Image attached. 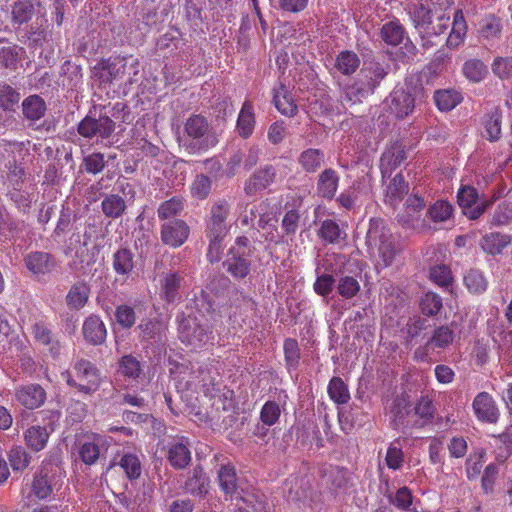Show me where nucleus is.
I'll return each instance as SVG.
<instances>
[{
  "mask_svg": "<svg viewBox=\"0 0 512 512\" xmlns=\"http://www.w3.org/2000/svg\"><path fill=\"white\" fill-rule=\"evenodd\" d=\"M366 245L370 256L378 257L383 267L390 266L401 250L395 243L390 229L380 219L370 220Z\"/></svg>",
  "mask_w": 512,
  "mask_h": 512,
  "instance_id": "1",
  "label": "nucleus"
},
{
  "mask_svg": "<svg viewBox=\"0 0 512 512\" xmlns=\"http://www.w3.org/2000/svg\"><path fill=\"white\" fill-rule=\"evenodd\" d=\"M61 377L69 387L83 395L97 392L103 381L98 367L84 358L77 359L70 370L61 373Z\"/></svg>",
  "mask_w": 512,
  "mask_h": 512,
  "instance_id": "2",
  "label": "nucleus"
},
{
  "mask_svg": "<svg viewBox=\"0 0 512 512\" xmlns=\"http://www.w3.org/2000/svg\"><path fill=\"white\" fill-rule=\"evenodd\" d=\"M254 251L255 247L247 236L236 237L222 263L226 272L237 280L246 278L251 271Z\"/></svg>",
  "mask_w": 512,
  "mask_h": 512,
  "instance_id": "3",
  "label": "nucleus"
},
{
  "mask_svg": "<svg viewBox=\"0 0 512 512\" xmlns=\"http://www.w3.org/2000/svg\"><path fill=\"white\" fill-rule=\"evenodd\" d=\"M94 73L104 82H113L128 76L130 81L139 73V60L130 56H111L94 66Z\"/></svg>",
  "mask_w": 512,
  "mask_h": 512,
  "instance_id": "4",
  "label": "nucleus"
},
{
  "mask_svg": "<svg viewBox=\"0 0 512 512\" xmlns=\"http://www.w3.org/2000/svg\"><path fill=\"white\" fill-rule=\"evenodd\" d=\"M388 70L379 62L370 61L364 64L361 69L360 77L349 88L346 93L349 100H352L350 94L353 93L358 97H367L373 94L380 82L387 76Z\"/></svg>",
  "mask_w": 512,
  "mask_h": 512,
  "instance_id": "5",
  "label": "nucleus"
},
{
  "mask_svg": "<svg viewBox=\"0 0 512 512\" xmlns=\"http://www.w3.org/2000/svg\"><path fill=\"white\" fill-rule=\"evenodd\" d=\"M231 205L226 199L216 200L210 207L205 221V236L224 237L230 231L227 220L230 215Z\"/></svg>",
  "mask_w": 512,
  "mask_h": 512,
  "instance_id": "6",
  "label": "nucleus"
},
{
  "mask_svg": "<svg viewBox=\"0 0 512 512\" xmlns=\"http://www.w3.org/2000/svg\"><path fill=\"white\" fill-rule=\"evenodd\" d=\"M386 106L387 112L395 119H405L414 111V92L408 87H395L386 100Z\"/></svg>",
  "mask_w": 512,
  "mask_h": 512,
  "instance_id": "7",
  "label": "nucleus"
},
{
  "mask_svg": "<svg viewBox=\"0 0 512 512\" xmlns=\"http://www.w3.org/2000/svg\"><path fill=\"white\" fill-rule=\"evenodd\" d=\"M217 482L226 501L245 502L244 490L238 482L236 469L231 464L221 465L217 472Z\"/></svg>",
  "mask_w": 512,
  "mask_h": 512,
  "instance_id": "8",
  "label": "nucleus"
},
{
  "mask_svg": "<svg viewBox=\"0 0 512 512\" xmlns=\"http://www.w3.org/2000/svg\"><path fill=\"white\" fill-rule=\"evenodd\" d=\"M479 199L478 191L470 185L461 186L457 192V202L464 210V214L472 220L481 217L492 205L491 200H484L477 204Z\"/></svg>",
  "mask_w": 512,
  "mask_h": 512,
  "instance_id": "9",
  "label": "nucleus"
},
{
  "mask_svg": "<svg viewBox=\"0 0 512 512\" xmlns=\"http://www.w3.org/2000/svg\"><path fill=\"white\" fill-rule=\"evenodd\" d=\"M215 378L207 364L192 366L189 377L186 379V388L201 391L206 396H214Z\"/></svg>",
  "mask_w": 512,
  "mask_h": 512,
  "instance_id": "10",
  "label": "nucleus"
},
{
  "mask_svg": "<svg viewBox=\"0 0 512 512\" xmlns=\"http://www.w3.org/2000/svg\"><path fill=\"white\" fill-rule=\"evenodd\" d=\"M161 241L172 248L182 246L190 235V228L182 219L168 221L161 225Z\"/></svg>",
  "mask_w": 512,
  "mask_h": 512,
  "instance_id": "11",
  "label": "nucleus"
},
{
  "mask_svg": "<svg viewBox=\"0 0 512 512\" xmlns=\"http://www.w3.org/2000/svg\"><path fill=\"white\" fill-rule=\"evenodd\" d=\"M276 169L267 164L257 169L245 182L244 191L248 196H255L267 189L276 180Z\"/></svg>",
  "mask_w": 512,
  "mask_h": 512,
  "instance_id": "12",
  "label": "nucleus"
},
{
  "mask_svg": "<svg viewBox=\"0 0 512 512\" xmlns=\"http://www.w3.org/2000/svg\"><path fill=\"white\" fill-rule=\"evenodd\" d=\"M302 207L303 200L300 197L292 196L285 202L281 221V227L285 235L294 236L297 233L302 217Z\"/></svg>",
  "mask_w": 512,
  "mask_h": 512,
  "instance_id": "13",
  "label": "nucleus"
},
{
  "mask_svg": "<svg viewBox=\"0 0 512 512\" xmlns=\"http://www.w3.org/2000/svg\"><path fill=\"white\" fill-rule=\"evenodd\" d=\"M114 130L115 123L109 117L95 119L87 116L78 125V133L85 138L94 136L107 138Z\"/></svg>",
  "mask_w": 512,
  "mask_h": 512,
  "instance_id": "14",
  "label": "nucleus"
},
{
  "mask_svg": "<svg viewBox=\"0 0 512 512\" xmlns=\"http://www.w3.org/2000/svg\"><path fill=\"white\" fill-rule=\"evenodd\" d=\"M45 389L36 383L21 385L15 389V399L27 409H37L46 401Z\"/></svg>",
  "mask_w": 512,
  "mask_h": 512,
  "instance_id": "15",
  "label": "nucleus"
},
{
  "mask_svg": "<svg viewBox=\"0 0 512 512\" xmlns=\"http://www.w3.org/2000/svg\"><path fill=\"white\" fill-rule=\"evenodd\" d=\"M178 331L181 342L194 348L201 347L208 341L207 330L198 324L195 319L187 318L181 321Z\"/></svg>",
  "mask_w": 512,
  "mask_h": 512,
  "instance_id": "16",
  "label": "nucleus"
},
{
  "mask_svg": "<svg viewBox=\"0 0 512 512\" xmlns=\"http://www.w3.org/2000/svg\"><path fill=\"white\" fill-rule=\"evenodd\" d=\"M407 159L405 146L396 141L392 143L382 154L380 159V170L382 179L390 178L392 172Z\"/></svg>",
  "mask_w": 512,
  "mask_h": 512,
  "instance_id": "17",
  "label": "nucleus"
},
{
  "mask_svg": "<svg viewBox=\"0 0 512 512\" xmlns=\"http://www.w3.org/2000/svg\"><path fill=\"white\" fill-rule=\"evenodd\" d=\"M472 408L479 421L496 423L499 418L496 402L488 392L478 393L473 400Z\"/></svg>",
  "mask_w": 512,
  "mask_h": 512,
  "instance_id": "18",
  "label": "nucleus"
},
{
  "mask_svg": "<svg viewBox=\"0 0 512 512\" xmlns=\"http://www.w3.org/2000/svg\"><path fill=\"white\" fill-rule=\"evenodd\" d=\"M24 264L29 272L40 276L50 273L56 266V260L48 252L33 251L25 255Z\"/></svg>",
  "mask_w": 512,
  "mask_h": 512,
  "instance_id": "19",
  "label": "nucleus"
},
{
  "mask_svg": "<svg viewBox=\"0 0 512 512\" xmlns=\"http://www.w3.org/2000/svg\"><path fill=\"white\" fill-rule=\"evenodd\" d=\"M167 459L175 469H184L191 461L188 439L181 437L168 444Z\"/></svg>",
  "mask_w": 512,
  "mask_h": 512,
  "instance_id": "20",
  "label": "nucleus"
},
{
  "mask_svg": "<svg viewBox=\"0 0 512 512\" xmlns=\"http://www.w3.org/2000/svg\"><path fill=\"white\" fill-rule=\"evenodd\" d=\"M340 177L333 168L324 169L317 178V195L326 200H332L339 187Z\"/></svg>",
  "mask_w": 512,
  "mask_h": 512,
  "instance_id": "21",
  "label": "nucleus"
},
{
  "mask_svg": "<svg viewBox=\"0 0 512 512\" xmlns=\"http://www.w3.org/2000/svg\"><path fill=\"white\" fill-rule=\"evenodd\" d=\"M184 277L177 271H170L163 274L160 280V296L168 303L175 302L180 298L179 292L182 287Z\"/></svg>",
  "mask_w": 512,
  "mask_h": 512,
  "instance_id": "22",
  "label": "nucleus"
},
{
  "mask_svg": "<svg viewBox=\"0 0 512 512\" xmlns=\"http://www.w3.org/2000/svg\"><path fill=\"white\" fill-rule=\"evenodd\" d=\"M82 333L85 340L92 345H101L107 336L105 324L97 315H90L85 319Z\"/></svg>",
  "mask_w": 512,
  "mask_h": 512,
  "instance_id": "23",
  "label": "nucleus"
},
{
  "mask_svg": "<svg viewBox=\"0 0 512 512\" xmlns=\"http://www.w3.org/2000/svg\"><path fill=\"white\" fill-rule=\"evenodd\" d=\"M119 467L129 480H136L142 472L139 457L134 453L118 454L114 457L110 469Z\"/></svg>",
  "mask_w": 512,
  "mask_h": 512,
  "instance_id": "24",
  "label": "nucleus"
},
{
  "mask_svg": "<svg viewBox=\"0 0 512 512\" xmlns=\"http://www.w3.org/2000/svg\"><path fill=\"white\" fill-rule=\"evenodd\" d=\"M409 192V183L401 173H397L386 183L384 201L389 205H396L403 200Z\"/></svg>",
  "mask_w": 512,
  "mask_h": 512,
  "instance_id": "25",
  "label": "nucleus"
},
{
  "mask_svg": "<svg viewBox=\"0 0 512 512\" xmlns=\"http://www.w3.org/2000/svg\"><path fill=\"white\" fill-rule=\"evenodd\" d=\"M427 327L428 322L425 318L420 316L410 317L401 329L404 344L406 346L415 345L420 339L424 338Z\"/></svg>",
  "mask_w": 512,
  "mask_h": 512,
  "instance_id": "26",
  "label": "nucleus"
},
{
  "mask_svg": "<svg viewBox=\"0 0 512 512\" xmlns=\"http://www.w3.org/2000/svg\"><path fill=\"white\" fill-rule=\"evenodd\" d=\"M273 103L276 109L284 116L293 117L298 112V107L291 92L283 84L274 88Z\"/></svg>",
  "mask_w": 512,
  "mask_h": 512,
  "instance_id": "27",
  "label": "nucleus"
},
{
  "mask_svg": "<svg viewBox=\"0 0 512 512\" xmlns=\"http://www.w3.org/2000/svg\"><path fill=\"white\" fill-rule=\"evenodd\" d=\"M209 484L210 480L203 468L197 465L193 468L191 476L188 477L185 483V489L194 496L202 497L208 493Z\"/></svg>",
  "mask_w": 512,
  "mask_h": 512,
  "instance_id": "28",
  "label": "nucleus"
},
{
  "mask_svg": "<svg viewBox=\"0 0 512 512\" xmlns=\"http://www.w3.org/2000/svg\"><path fill=\"white\" fill-rule=\"evenodd\" d=\"M255 122L254 106L246 100L242 104L236 123L238 134L244 139L248 138L254 131Z\"/></svg>",
  "mask_w": 512,
  "mask_h": 512,
  "instance_id": "29",
  "label": "nucleus"
},
{
  "mask_svg": "<svg viewBox=\"0 0 512 512\" xmlns=\"http://www.w3.org/2000/svg\"><path fill=\"white\" fill-rule=\"evenodd\" d=\"M298 164L306 173L317 172L325 162V153L318 148H307L298 156Z\"/></svg>",
  "mask_w": 512,
  "mask_h": 512,
  "instance_id": "30",
  "label": "nucleus"
},
{
  "mask_svg": "<svg viewBox=\"0 0 512 512\" xmlns=\"http://www.w3.org/2000/svg\"><path fill=\"white\" fill-rule=\"evenodd\" d=\"M134 254L129 248H119L112 257L114 272L127 279L134 269Z\"/></svg>",
  "mask_w": 512,
  "mask_h": 512,
  "instance_id": "31",
  "label": "nucleus"
},
{
  "mask_svg": "<svg viewBox=\"0 0 512 512\" xmlns=\"http://www.w3.org/2000/svg\"><path fill=\"white\" fill-rule=\"evenodd\" d=\"M32 335L37 343L48 346L50 353L54 357L60 354V343L54 339L52 331L47 327L45 323L36 322L32 326Z\"/></svg>",
  "mask_w": 512,
  "mask_h": 512,
  "instance_id": "32",
  "label": "nucleus"
},
{
  "mask_svg": "<svg viewBox=\"0 0 512 512\" xmlns=\"http://www.w3.org/2000/svg\"><path fill=\"white\" fill-rule=\"evenodd\" d=\"M467 33V23L461 9L454 13L451 32L446 40V45L449 48L459 47L465 40Z\"/></svg>",
  "mask_w": 512,
  "mask_h": 512,
  "instance_id": "33",
  "label": "nucleus"
},
{
  "mask_svg": "<svg viewBox=\"0 0 512 512\" xmlns=\"http://www.w3.org/2000/svg\"><path fill=\"white\" fill-rule=\"evenodd\" d=\"M23 437L28 448L32 451L39 452L46 447L49 433L46 427L33 425L25 430Z\"/></svg>",
  "mask_w": 512,
  "mask_h": 512,
  "instance_id": "34",
  "label": "nucleus"
},
{
  "mask_svg": "<svg viewBox=\"0 0 512 512\" xmlns=\"http://www.w3.org/2000/svg\"><path fill=\"white\" fill-rule=\"evenodd\" d=\"M47 107L44 99L39 95H30L22 102V112L25 119L38 121L44 117Z\"/></svg>",
  "mask_w": 512,
  "mask_h": 512,
  "instance_id": "35",
  "label": "nucleus"
},
{
  "mask_svg": "<svg viewBox=\"0 0 512 512\" xmlns=\"http://www.w3.org/2000/svg\"><path fill=\"white\" fill-rule=\"evenodd\" d=\"M502 113L498 107L493 108L483 118V136L491 142L497 141L501 136Z\"/></svg>",
  "mask_w": 512,
  "mask_h": 512,
  "instance_id": "36",
  "label": "nucleus"
},
{
  "mask_svg": "<svg viewBox=\"0 0 512 512\" xmlns=\"http://www.w3.org/2000/svg\"><path fill=\"white\" fill-rule=\"evenodd\" d=\"M90 295V287L85 282H77L73 284L67 295L66 303L71 309L79 310L88 302Z\"/></svg>",
  "mask_w": 512,
  "mask_h": 512,
  "instance_id": "37",
  "label": "nucleus"
},
{
  "mask_svg": "<svg viewBox=\"0 0 512 512\" xmlns=\"http://www.w3.org/2000/svg\"><path fill=\"white\" fill-rule=\"evenodd\" d=\"M510 243V237L499 232H492L482 237L480 245L490 255H498Z\"/></svg>",
  "mask_w": 512,
  "mask_h": 512,
  "instance_id": "38",
  "label": "nucleus"
},
{
  "mask_svg": "<svg viewBox=\"0 0 512 512\" xmlns=\"http://www.w3.org/2000/svg\"><path fill=\"white\" fill-rule=\"evenodd\" d=\"M323 478L331 489H345L349 480L348 470L339 466H329L323 471Z\"/></svg>",
  "mask_w": 512,
  "mask_h": 512,
  "instance_id": "39",
  "label": "nucleus"
},
{
  "mask_svg": "<svg viewBox=\"0 0 512 512\" xmlns=\"http://www.w3.org/2000/svg\"><path fill=\"white\" fill-rule=\"evenodd\" d=\"M35 14V3L32 0H17L11 7L12 22L22 25L32 19Z\"/></svg>",
  "mask_w": 512,
  "mask_h": 512,
  "instance_id": "40",
  "label": "nucleus"
},
{
  "mask_svg": "<svg viewBox=\"0 0 512 512\" xmlns=\"http://www.w3.org/2000/svg\"><path fill=\"white\" fill-rule=\"evenodd\" d=\"M405 29L398 20L390 21L381 28V37L387 45L397 46L405 37Z\"/></svg>",
  "mask_w": 512,
  "mask_h": 512,
  "instance_id": "41",
  "label": "nucleus"
},
{
  "mask_svg": "<svg viewBox=\"0 0 512 512\" xmlns=\"http://www.w3.org/2000/svg\"><path fill=\"white\" fill-rule=\"evenodd\" d=\"M410 17L416 29L420 32L430 33L432 25L431 10L423 4L413 5L410 10Z\"/></svg>",
  "mask_w": 512,
  "mask_h": 512,
  "instance_id": "42",
  "label": "nucleus"
},
{
  "mask_svg": "<svg viewBox=\"0 0 512 512\" xmlns=\"http://www.w3.org/2000/svg\"><path fill=\"white\" fill-rule=\"evenodd\" d=\"M3 43L4 41L0 40V65L5 68L16 69L18 61L25 53V50L15 44L4 46Z\"/></svg>",
  "mask_w": 512,
  "mask_h": 512,
  "instance_id": "43",
  "label": "nucleus"
},
{
  "mask_svg": "<svg viewBox=\"0 0 512 512\" xmlns=\"http://www.w3.org/2000/svg\"><path fill=\"white\" fill-rule=\"evenodd\" d=\"M185 202L182 197L174 196L163 201L158 209L157 215L160 220H166L181 215L184 210Z\"/></svg>",
  "mask_w": 512,
  "mask_h": 512,
  "instance_id": "44",
  "label": "nucleus"
},
{
  "mask_svg": "<svg viewBox=\"0 0 512 512\" xmlns=\"http://www.w3.org/2000/svg\"><path fill=\"white\" fill-rule=\"evenodd\" d=\"M454 340V332L448 326L443 325L436 327L427 341L428 346H432L434 349H446L449 347Z\"/></svg>",
  "mask_w": 512,
  "mask_h": 512,
  "instance_id": "45",
  "label": "nucleus"
},
{
  "mask_svg": "<svg viewBox=\"0 0 512 512\" xmlns=\"http://www.w3.org/2000/svg\"><path fill=\"white\" fill-rule=\"evenodd\" d=\"M327 392L330 399L338 405L346 404L350 400L348 387L340 377H333L329 381Z\"/></svg>",
  "mask_w": 512,
  "mask_h": 512,
  "instance_id": "46",
  "label": "nucleus"
},
{
  "mask_svg": "<svg viewBox=\"0 0 512 512\" xmlns=\"http://www.w3.org/2000/svg\"><path fill=\"white\" fill-rule=\"evenodd\" d=\"M101 207L105 216L119 218L126 209V203L120 195L110 194L102 200Z\"/></svg>",
  "mask_w": 512,
  "mask_h": 512,
  "instance_id": "47",
  "label": "nucleus"
},
{
  "mask_svg": "<svg viewBox=\"0 0 512 512\" xmlns=\"http://www.w3.org/2000/svg\"><path fill=\"white\" fill-rule=\"evenodd\" d=\"M360 66V58L355 52L342 51L336 58V68L343 75L353 74Z\"/></svg>",
  "mask_w": 512,
  "mask_h": 512,
  "instance_id": "48",
  "label": "nucleus"
},
{
  "mask_svg": "<svg viewBox=\"0 0 512 512\" xmlns=\"http://www.w3.org/2000/svg\"><path fill=\"white\" fill-rule=\"evenodd\" d=\"M419 306L425 316L434 317L443 308L442 297L435 292L428 291L421 297Z\"/></svg>",
  "mask_w": 512,
  "mask_h": 512,
  "instance_id": "49",
  "label": "nucleus"
},
{
  "mask_svg": "<svg viewBox=\"0 0 512 512\" xmlns=\"http://www.w3.org/2000/svg\"><path fill=\"white\" fill-rule=\"evenodd\" d=\"M434 101L439 110L450 111L462 101V97L454 90H438L434 93Z\"/></svg>",
  "mask_w": 512,
  "mask_h": 512,
  "instance_id": "50",
  "label": "nucleus"
},
{
  "mask_svg": "<svg viewBox=\"0 0 512 512\" xmlns=\"http://www.w3.org/2000/svg\"><path fill=\"white\" fill-rule=\"evenodd\" d=\"M258 230L262 231V235L265 241L268 242H279V233L276 225V221L273 220V217L269 213L259 214L258 219Z\"/></svg>",
  "mask_w": 512,
  "mask_h": 512,
  "instance_id": "51",
  "label": "nucleus"
},
{
  "mask_svg": "<svg viewBox=\"0 0 512 512\" xmlns=\"http://www.w3.org/2000/svg\"><path fill=\"white\" fill-rule=\"evenodd\" d=\"M31 492L39 500L47 499L53 492L49 477L42 472L36 473L31 484Z\"/></svg>",
  "mask_w": 512,
  "mask_h": 512,
  "instance_id": "52",
  "label": "nucleus"
},
{
  "mask_svg": "<svg viewBox=\"0 0 512 512\" xmlns=\"http://www.w3.org/2000/svg\"><path fill=\"white\" fill-rule=\"evenodd\" d=\"M453 205L445 200H437L428 209V215L433 222H445L453 215Z\"/></svg>",
  "mask_w": 512,
  "mask_h": 512,
  "instance_id": "53",
  "label": "nucleus"
},
{
  "mask_svg": "<svg viewBox=\"0 0 512 512\" xmlns=\"http://www.w3.org/2000/svg\"><path fill=\"white\" fill-rule=\"evenodd\" d=\"M464 284L469 292L481 294L487 289V280L482 272L477 269H470L464 276Z\"/></svg>",
  "mask_w": 512,
  "mask_h": 512,
  "instance_id": "54",
  "label": "nucleus"
},
{
  "mask_svg": "<svg viewBox=\"0 0 512 512\" xmlns=\"http://www.w3.org/2000/svg\"><path fill=\"white\" fill-rule=\"evenodd\" d=\"M20 101V93L8 84L0 85V108L5 111H15Z\"/></svg>",
  "mask_w": 512,
  "mask_h": 512,
  "instance_id": "55",
  "label": "nucleus"
},
{
  "mask_svg": "<svg viewBox=\"0 0 512 512\" xmlns=\"http://www.w3.org/2000/svg\"><path fill=\"white\" fill-rule=\"evenodd\" d=\"M118 364L119 372L126 378L135 380L142 372L140 361L132 355L122 356Z\"/></svg>",
  "mask_w": 512,
  "mask_h": 512,
  "instance_id": "56",
  "label": "nucleus"
},
{
  "mask_svg": "<svg viewBox=\"0 0 512 512\" xmlns=\"http://www.w3.org/2000/svg\"><path fill=\"white\" fill-rule=\"evenodd\" d=\"M512 224V202L499 203L490 219L491 226H507Z\"/></svg>",
  "mask_w": 512,
  "mask_h": 512,
  "instance_id": "57",
  "label": "nucleus"
},
{
  "mask_svg": "<svg viewBox=\"0 0 512 512\" xmlns=\"http://www.w3.org/2000/svg\"><path fill=\"white\" fill-rule=\"evenodd\" d=\"M8 460L14 471H23L29 466L31 456L25 448L18 445L11 448L8 453Z\"/></svg>",
  "mask_w": 512,
  "mask_h": 512,
  "instance_id": "58",
  "label": "nucleus"
},
{
  "mask_svg": "<svg viewBox=\"0 0 512 512\" xmlns=\"http://www.w3.org/2000/svg\"><path fill=\"white\" fill-rule=\"evenodd\" d=\"M317 235L325 243L334 244L339 241L341 237V230L336 221L326 219L321 223Z\"/></svg>",
  "mask_w": 512,
  "mask_h": 512,
  "instance_id": "59",
  "label": "nucleus"
},
{
  "mask_svg": "<svg viewBox=\"0 0 512 512\" xmlns=\"http://www.w3.org/2000/svg\"><path fill=\"white\" fill-rule=\"evenodd\" d=\"M43 22L46 23V20L40 19L39 21V18H37V26H32L28 31L27 41L29 46L42 47L44 43L48 40L50 32L47 30V27L43 25Z\"/></svg>",
  "mask_w": 512,
  "mask_h": 512,
  "instance_id": "60",
  "label": "nucleus"
},
{
  "mask_svg": "<svg viewBox=\"0 0 512 512\" xmlns=\"http://www.w3.org/2000/svg\"><path fill=\"white\" fill-rule=\"evenodd\" d=\"M435 411L432 400L427 396H422L414 407L415 415L421 420V425L430 423L434 418Z\"/></svg>",
  "mask_w": 512,
  "mask_h": 512,
  "instance_id": "61",
  "label": "nucleus"
},
{
  "mask_svg": "<svg viewBox=\"0 0 512 512\" xmlns=\"http://www.w3.org/2000/svg\"><path fill=\"white\" fill-rule=\"evenodd\" d=\"M389 502L401 511H410L413 504L412 491L404 486L399 488L394 495H389Z\"/></svg>",
  "mask_w": 512,
  "mask_h": 512,
  "instance_id": "62",
  "label": "nucleus"
},
{
  "mask_svg": "<svg viewBox=\"0 0 512 512\" xmlns=\"http://www.w3.org/2000/svg\"><path fill=\"white\" fill-rule=\"evenodd\" d=\"M430 280L442 288H449L452 286L453 277L451 270L446 265H437L429 271Z\"/></svg>",
  "mask_w": 512,
  "mask_h": 512,
  "instance_id": "63",
  "label": "nucleus"
},
{
  "mask_svg": "<svg viewBox=\"0 0 512 512\" xmlns=\"http://www.w3.org/2000/svg\"><path fill=\"white\" fill-rule=\"evenodd\" d=\"M502 31V24L499 17L489 15L483 19L480 26V34L486 39H493L500 36Z\"/></svg>",
  "mask_w": 512,
  "mask_h": 512,
  "instance_id": "64",
  "label": "nucleus"
}]
</instances>
